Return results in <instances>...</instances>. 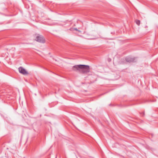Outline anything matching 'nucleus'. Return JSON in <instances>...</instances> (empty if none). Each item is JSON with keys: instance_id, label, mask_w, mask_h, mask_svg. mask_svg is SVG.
I'll return each mask as SVG.
<instances>
[{"instance_id": "f257e3e1", "label": "nucleus", "mask_w": 158, "mask_h": 158, "mask_svg": "<svg viewBox=\"0 0 158 158\" xmlns=\"http://www.w3.org/2000/svg\"><path fill=\"white\" fill-rule=\"evenodd\" d=\"M73 69L74 71L78 70L84 73H88L89 71V66L83 65L74 66L73 67Z\"/></svg>"}, {"instance_id": "f03ea898", "label": "nucleus", "mask_w": 158, "mask_h": 158, "mask_svg": "<svg viewBox=\"0 0 158 158\" xmlns=\"http://www.w3.org/2000/svg\"><path fill=\"white\" fill-rule=\"evenodd\" d=\"M35 40L36 41L41 43H44L45 42V40L44 37L40 35L37 36Z\"/></svg>"}, {"instance_id": "7ed1b4c3", "label": "nucleus", "mask_w": 158, "mask_h": 158, "mask_svg": "<svg viewBox=\"0 0 158 158\" xmlns=\"http://www.w3.org/2000/svg\"><path fill=\"white\" fill-rule=\"evenodd\" d=\"M19 71L20 73L23 75H26L28 74L27 72L22 67H20L19 68Z\"/></svg>"}, {"instance_id": "20e7f679", "label": "nucleus", "mask_w": 158, "mask_h": 158, "mask_svg": "<svg viewBox=\"0 0 158 158\" xmlns=\"http://www.w3.org/2000/svg\"><path fill=\"white\" fill-rule=\"evenodd\" d=\"M126 60L129 62H132L133 61V59L130 58H126Z\"/></svg>"}, {"instance_id": "39448f33", "label": "nucleus", "mask_w": 158, "mask_h": 158, "mask_svg": "<svg viewBox=\"0 0 158 158\" xmlns=\"http://www.w3.org/2000/svg\"><path fill=\"white\" fill-rule=\"evenodd\" d=\"M135 22L138 25H139L140 24V21L139 20H135Z\"/></svg>"}, {"instance_id": "423d86ee", "label": "nucleus", "mask_w": 158, "mask_h": 158, "mask_svg": "<svg viewBox=\"0 0 158 158\" xmlns=\"http://www.w3.org/2000/svg\"><path fill=\"white\" fill-rule=\"evenodd\" d=\"M74 30H77V29L76 28L74 29Z\"/></svg>"}]
</instances>
